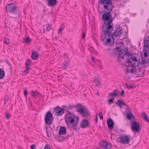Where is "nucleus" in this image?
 Here are the masks:
<instances>
[{"label": "nucleus", "instance_id": "obj_34", "mask_svg": "<svg viewBox=\"0 0 149 149\" xmlns=\"http://www.w3.org/2000/svg\"><path fill=\"white\" fill-rule=\"evenodd\" d=\"M11 116V115L9 113H7L6 114V118L8 119H9Z\"/></svg>", "mask_w": 149, "mask_h": 149}, {"label": "nucleus", "instance_id": "obj_27", "mask_svg": "<svg viewBox=\"0 0 149 149\" xmlns=\"http://www.w3.org/2000/svg\"><path fill=\"white\" fill-rule=\"evenodd\" d=\"M117 50L118 51H120L119 52V57L120 58H122V59H123L124 58V57L123 56H123H122L121 54H123V52H122L121 51H120V50L121 49H120L119 47H117Z\"/></svg>", "mask_w": 149, "mask_h": 149}, {"label": "nucleus", "instance_id": "obj_6", "mask_svg": "<svg viewBox=\"0 0 149 149\" xmlns=\"http://www.w3.org/2000/svg\"><path fill=\"white\" fill-rule=\"evenodd\" d=\"M111 11H108L107 12L104 13L102 16V19L104 21L105 23H112L113 19L112 16V13Z\"/></svg>", "mask_w": 149, "mask_h": 149}, {"label": "nucleus", "instance_id": "obj_18", "mask_svg": "<svg viewBox=\"0 0 149 149\" xmlns=\"http://www.w3.org/2000/svg\"><path fill=\"white\" fill-rule=\"evenodd\" d=\"M100 146L101 147L104 148L105 149H110L111 148V146H109V147L108 148L107 147L108 146L107 143L105 141H102L100 143Z\"/></svg>", "mask_w": 149, "mask_h": 149}, {"label": "nucleus", "instance_id": "obj_8", "mask_svg": "<svg viewBox=\"0 0 149 149\" xmlns=\"http://www.w3.org/2000/svg\"><path fill=\"white\" fill-rule=\"evenodd\" d=\"M6 8L7 11H8L10 13H14L16 10L15 5L14 3H9Z\"/></svg>", "mask_w": 149, "mask_h": 149}, {"label": "nucleus", "instance_id": "obj_40", "mask_svg": "<svg viewBox=\"0 0 149 149\" xmlns=\"http://www.w3.org/2000/svg\"><path fill=\"white\" fill-rule=\"evenodd\" d=\"M96 83V85L98 86L100 85V82L99 80H97Z\"/></svg>", "mask_w": 149, "mask_h": 149}, {"label": "nucleus", "instance_id": "obj_11", "mask_svg": "<svg viewBox=\"0 0 149 149\" xmlns=\"http://www.w3.org/2000/svg\"><path fill=\"white\" fill-rule=\"evenodd\" d=\"M64 109L61 108L58 106L54 109V111L56 113V114L58 116L62 115L64 113Z\"/></svg>", "mask_w": 149, "mask_h": 149}, {"label": "nucleus", "instance_id": "obj_12", "mask_svg": "<svg viewBox=\"0 0 149 149\" xmlns=\"http://www.w3.org/2000/svg\"><path fill=\"white\" fill-rule=\"evenodd\" d=\"M122 32V30L120 27H117L116 28L113 34L114 36H116L120 37L121 36Z\"/></svg>", "mask_w": 149, "mask_h": 149}, {"label": "nucleus", "instance_id": "obj_32", "mask_svg": "<svg viewBox=\"0 0 149 149\" xmlns=\"http://www.w3.org/2000/svg\"><path fill=\"white\" fill-rule=\"evenodd\" d=\"M114 99V98L109 99L108 101V104L110 105L113 103V102Z\"/></svg>", "mask_w": 149, "mask_h": 149}, {"label": "nucleus", "instance_id": "obj_10", "mask_svg": "<svg viewBox=\"0 0 149 149\" xmlns=\"http://www.w3.org/2000/svg\"><path fill=\"white\" fill-rule=\"evenodd\" d=\"M131 130L136 132H139V130L140 125L135 121H134L131 126Z\"/></svg>", "mask_w": 149, "mask_h": 149}, {"label": "nucleus", "instance_id": "obj_51", "mask_svg": "<svg viewBox=\"0 0 149 149\" xmlns=\"http://www.w3.org/2000/svg\"><path fill=\"white\" fill-rule=\"evenodd\" d=\"M127 72H131L132 73H133L134 72V70H133V69H131L130 70V71H127Z\"/></svg>", "mask_w": 149, "mask_h": 149}, {"label": "nucleus", "instance_id": "obj_14", "mask_svg": "<svg viewBox=\"0 0 149 149\" xmlns=\"http://www.w3.org/2000/svg\"><path fill=\"white\" fill-rule=\"evenodd\" d=\"M89 126L88 121L86 119H83L81 122L80 127L82 128H85Z\"/></svg>", "mask_w": 149, "mask_h": 149}, {"label": "nucleus", "instance_id": "obj_33", "mask_svg": "<svg viewBox=\"0 0 149 149\" xmlns=\"http://www.w3.org/2000/svg\"><path fill=\"white\" fill-rule=\"evenodd\" d=\"M10 42L9 39L7 38H5L4 39V43L7 45H8Z\"/></svg>", "mask_w": 149, "mask_h": 149}, {"label": "nucleus", "instance_id": "obj_4", "mask_svg": "<svg viewBox=\"0 0 149 149\" xmlns=\"http://www.w3.org/2000/svg\"><path fill=\"white\" fill-rule=\"evenodd\" d=\"M139 56L136 53L129 54V58H127V62L131 64L132 67H136L140 63Z\"/></svg>", "mask_w": 149, "mask_h": 149}, {"label": "nucleus", "instance_id": "obj_45", "mask_svg": "<svg viewBox=\"0 0 149 149\" xmlns=\"http://www.w3.org/2000/svg\"><path fill=\"white\" fill-rule=\"evenodd\" d=\"M124 91L123 90H122V91H121V93L120 94V95L121 96H122L123 95V94H124Z\"/></svg>", "mask_w": 149, "mask_h": 149}, {"label": "nucleus", "instance_id": "obj_43", "mask_svg": "<svg viewBox=\"0 0 149 149\" xmlns=\"http://www.w3.org/2000/svg\"><path fill=\"white\" fill-rule=\"evenodd\" d=\"M133 88V86L132 85H131L128 86V89H131Z\"/></svg>", "mask_w": 149, "mask_h": 149}, {"label": "nucleus", "instance_id": "obj_7", "mask_svg": "<svg viewBox=\"0 0 149 149\" xmlns=\"http://www.w3.org/2000/svg\"><path fill=\"white\" fill-rule=\"evenodd\" d=\"M53 118L52 114L50 111H48L45 115V120L47 124H50L53 122Z\"/></svg>", "mask_w": 149, "mask_h": 149}, {"label": "nucleus", "instance_id": "obj_38", "mask_svg": "<svg viewBox=\"0 0 149 149\" xmlns=\"http://www.w3.org/2000/svg\"><path fill=\"white\" fill-rule=\"evenodd\" d=\"M28 94L27 91L26 90H25L24 91V94L26 98V96Z\"/></svg>", "mask_w": 149, "mask_h": 149}, {"label": "nucleus", "instance_id": "obj_47", "mask_svg": "<svg viewBox=\"0 0 149 149\" xmlns=\"http://www.w3.org/2000/svg\"><path fill=\"white\" fill-rule=\"evenodd\" d=\"M23 74H26L27 73V72L26 71V70L25 69V70L23 72Z\"/></svg>", "mask_w": 149, "mask_h": 149}, {"label": "nucleus", "instance_id": "obj_44", "mask_svg": "<svg viewBox=\"0 0 149 149\" xmlns=\"http://www.w3.org/2000/svg\"><path fill=\"white\" fill-rule=\"evenodd\" d=\"M63 29V28L61 27H60L59 32H58L59 34V32L61 31Z\"/></svg>", "mask_w": 149, "mask_h": 149}, {"label": "nucleus", "instance_id": "obj_37", "mask_svg": "<svg viewBox=\"0 0 149 149\" xmlns=\"http://www.w3.org/2000/svg\"><path fill=\"white\" fill-rule=\"evenodd\" d=\"M44 149H51V148L49 145H46L44 148Z\"/></svg>", "mask_w": 149, "mask_h": 149}, {"label": "nucleus", "instance_id": "obj_16", "mask_svg": "<svg viewBox=\"0 0 149 149\" xmlns=\"http://www.w3.org/2000/svg\"><path fill=\"white\" fill-rule=\"evenodd\" d=\"M107 123L108 127L111 129H112L113 127V122L111 119L110 118L107 120Z\"/></svg>", "mask_w": 149, "mask_h": 149}, {"label": "nucleus", "instance_id": "obj_55", "mask_svg": "<svg viewBox=\"0 0 149 149\" xmlns=\"http://www.w3.org/2000/svg\"><path fill=\"white\" fill-rule=\"evenodd\" d=\"M141 70H139V72H140V71H141Z\"/></svg>", "mask_w": 149, "mask_h": 149}, {"label": "nucleus", "instance_id": "obj_23", "mask_svg": "<svg viewBox=\"0 0 149 149\" xmlns=\"http://www.w3.org/2000/svg\"><path fill=\"white\" fill-rule=\"evenodd\" d=\"M119 93V91L117 90H114L112 93H111L109 95V96H116Z\"/></svg>", "mask_w": 149, "mask_h": 149}, {"label": "nucleus", "instance_id": "obj_57", "mask_svg": "<svg viewBox=\"0 0 149 149\" xmlns=\"http://www.w3.org/2000/svg\"><path fill=\"white\" fill-rule=\"evenodd\" d=\"M40 149H42V148H41Z\"/></svg>", "mask_w": 149, "mask_h": 149}, {"label": "nucleus", "instance_id": "obj_22", "mask_svg": "<svg viewBox=\"0 0 149 149\" xmlns=\"http://www.w3.org/2000/svg\"><path fill=\"white\" fill-rule=\"evenodd\" d=\"M38 54L37 52H32L31 57L34 60H36L38 58Z\"/></svg>", "mask_w": 149, "mask_h": 149}, {"label": "nucleus", "instance_id": "obj_5", "mask_svg": "<svg viewBox=\"0 0 149 149\" xmlns=\"http://www.w3.org/2000/svg\"><path fill=\"white\" fill-rule=\"evenodd\" d=\"M77 109V111L79 112L81 116L87 117L89 115V112L87 109L80 104H78L76 107Z\"/></svg>", "mask_w": 149, "mask_h": 149}, {"label": "nucleus", "instance_id": "obj_35", "mask_svg": "<svg viewBox=\"0 0 149 149\" xmlns=\"http://www.w3.org/2000/svg\"><path fill=\"white\" fill-rule=\"evenodd\" d=\"M124 54L125 55H126L128 56V57L129 58V54H130L128 52V49H126V50L124 51Z\"/></svg>", "mask_w": 149, "mask_h": 149}, {"label": "nucleus", "instance_id": "obj_48", "mask_svg": "<svg viewBox=\"0 0 149 149\" xmlns=\"http://www.w3.org/2000/svg\"><path fill=\"white\" fill-rule=\"evenodd\" d=\"M82 38H84L85 36V34L83 32H82Z\"/></svg>", "mask_w": 149, "mask_h": 149}, {"label": "nucleus", "instance_id": "obj_1", "mask_svg": "<svg viewBox=\"0 0 149 149\" xmlns=\"http://www.w3.org/2000/svg\"><path fill=\"white\" fill-rule=\"evenodd\" d=\"M113 29V25L112 23H104L102 27V32L101 34L100 39L103 44L106 46L112 45L111 40L113 39L112 33Z\"/></svg>", "mask_w": 149, "mask_h": 149}, {"label": "nucleus", "instance_id": "obj_17", "mask_svg": "<svg viewBox=\"0 0 149 149\" xmlns=\"http://www.w3.org/2000/svg\"><path fill=\"white\" fill-rule=\"evenodd\" d=\"M48 5L51 7L54 6L57 4V0H47Z\"/></svg>", "mask_w": 149, "mask_h": 149}, {"label": "nucleus", "instance_id": "obj_20", "mask_svg": "<svg viewBox=\"0 0 149 149\" xmlns=\"http://www.w3.org/2000/svg\"><path fill=\"white\" fill-rule=\"evenodd\" d=\"M144 45L145 48H147L149 49V36L147 37V38L144 41Z\"/></svg>", "mask_w": 149, "mask_h": 149}, {"label": "nucleus", "instance_id": "obj_24", "mask_svg": "<svg viewBox=\"0 0 149 149\" xmlns=\"http://www.w3.org/2000/svg\"><path fill=\"white\" fill-rule=\"evenodd\" d=\"M142 117L146 121L149 123V118L147 117V115L145 113H142Z\"/></svg>", "mask_w": 149, "mask_h": 149}, {"label": "nucleus", "instance_id": "obj_41", "mask_svg": "<svg viewBox=\"0 0 149 149\" xmlns=\"http://www.w3.org/2000/svg\"><path fill=\"white\" fill-rule=\"evenodd\" d=\"M31 149H35L36 146L35 145H32L31 146Z\"/></svg>", "mask_w": 149, "mask_h": 149}, {"label": "nucleus", "instance_id": "obj_13", "mask_svg": "<svg viewBox=\"0 0 149 149\" xmlns=\"http://www.w3.org/2000/svg\"><path fill=\"white\" fill-rule=\"evenodd\" d=\"M125 113L127 115V118L129 120H130L132 118L134 119V115L131 111L130 110L129 108L127 109L125 111Z\"/></svg>", "mask_w": 149, "mask_h": 149}, {"label": "nucleus", "instance_id": "obj_39", "mask_svg": "<svg viewBox=\"0 0 149 149\" xmlns=\"http://www.w3.org/2000/svg\"><path fill=\"white\" fill-rule=\"evenodd\" d=\"M99 116H100V119H102L103 118L102 113L101 112H100L99 114Z\"/></svg>", "mask_w": 149, "mask_h": 149}, {"label": "nucleus", "instance_id": "obj_53", "mask_svg": "<svg viewBox=\"0 0 149 149\" xmlns=\"http://www.w3.org/2000/svg\"><path fill=\"white\" fill-rule=\"evenodd\" d=\"M70 136H69V135H68L67 137H65V139H68V138H69V137H70Z\"/></svg>", "mask_w": 149, "mask_h": 149}, {"label": "nucleus", "instance_id": "obj_3", "mask_svg": "<svg viewBox=\"0 0 149 149\" xmlns=\"http://www.w3.org/2000/svg\"><path fill=\"white\" fill-rule=\"evenodd\" d=\"M79 118L75 117L74 114L68 111L65 117V123L69 127L74 128L76 127L78 123Z\"/></svg>", "mask_w": 149, "mask_h": 149}, {"label": "nucleus", "instance_id": "obj_54", "mask_svg": "<svg viewBox=\"0 0 149 149\" xmlns=\"http://www.w3.org/2000/svg\"><path fill=\"white\" fill-rule=\"evenodd\" d=\"M125 84V86H126V87L127 88H128V85L127 84Z\"/></svg>", "mask_w": 149, "mask_h": 149}, {"label": "nucleus", "instance_id": "obj_19", "mask_svg": "<svg viewBox=\"0 0 149 149\" xmlns=\"http://www.w3.org/2000/svg\"><path fill=\"white\" fill-rule=\"evenodd\" d=\"M66 129L65 127L61 126L59 131L58 134L60 135H64L66 133Z\"/></svg>", "mask_w": 149, "mask_h": 149}, {"label": "nucleus", "instance_id": "obj_50", "mask_svg": "<svg viewBox=\"0 0 149 149\" xmlns=\"http://www.w3.org/2000/svg\"><path fill=\"white\" fill-rule=\"evenodd\" d=\"M91 59L92 61L94 62L95 61V58L93 56H92L91 57Z\"/></svg>", "mask_w": 149, "mask_h": 149}, {"label": "nucleus", "instance_id": "obj_49", "mask_svg": "<svg viewBox=\"0 0 149 149\" xmlns=\"http://www.w3.org/2000/svg\"><path fill=\"white\" fill-rule=\"evenodd\" d=\"M75 127H74V128H72L74 130H75L76 131H78L79 130V128H75Z\"/></svg>", "mask_w": 149, "mask_h": 149}, {"label": "nucleus", "instance_id": "obj_15", "mask_svg": "<svg viewBox=\"0 0 149 149\" xmlns=\"http://www.w3.org/2000/svg\"><path fill=\"white\" fill-rule=\"evenodd\" d=\"M148 54V57H146L145 58L142 57L141 61L140 63L141 65H143L145 63H149V52Z\"/></svg>", "mask_w": 149, "mask_h": 149}, {"label": "nucleus", "instance_id": "obj_36", "mask_svg": "<svg viewBox=\"0 0 149 149\" xmlns=\"http://www.w3.org/2000/svg\"><path fill=\"white\" fill-rule=\"evenodd\" d=\"M75 107V106L73 105H69L68 107V109H73Z\"/></svg>", "mask_w": 149, "mask_h": 149}, {"label": "nucleus", "instance_id": "obj_2", "mask_svg": "<svg viewBox=\"0 0 149 149\" xmlns=\"http://www.w3.org/2000/svg\"><path fill=\"white\" fill-rule=\"evenodd\" d=\"M114 6L111 0H100L98 5V11L102 13L107 11H111Z\"/></svg>", "mask_w": 149, "mask_h": 149}, {"label": "nucleus", "instance_id": "obj_25", "mask_svg": "<svg viewBox=\"0 0 149 149\" xmlns=\"http://www.w3.org/2000/svg\"><path fill=\"white\" fill-rule=\"evenodd\" d=\"M5 76V72L3 68H0V79H2Z\"/></svg>", "mask_w": 149, "mask_h": 149}, {"label": "nucleus", "instance_id": "obj_52", "mask_svg": "<svg viewBox=\"0 0 149 149\" xmlns=\"http://www.w3.org/2000/svg\"><path fill=\"white\" fill-rule=\"evenodd\" d=\"M97 120H98V119H97V116L96 115V119H95V123H96L97 122Z\"/></svg>", "mask_w": 149, "mask_h": 149}, {"label": "nucleus", "instance_id": "obj_31", "mask_svg": "<svg viewBox=\"0 0 149 149\" xmlns=\"http://www.w3.org/2000/svg\"><path fill=\"white\" fill-rule=\"evenodd\" d=\"M31 61L29 59H27L26 62V67H29Z\"/></svg>", "mask_w": 149, "mask_h": 149}, {"label": "nucleus", "instance_id": "obj_29", "mask_svg": "<svg viewBox=\"0 0 149 149\" xmlns=\"http://www.w3.org/2000/svg\"><path fill=\"white\" fill-rule=\"evenodd\" d=\"M51 25L49 24H47L46 25V29L47 31H49L51 29Z\"/></svg>", "mask_w": 149, "mask_h": 149}, {"label": "nucleus", "instance_id": "obj_21", "mask_svg": "<svg viewBox=\"0 0 149 149\" xmlns=\"http://www.w3.org/2000/svg\"><path fill=\"white\" fill-rule=\"evenodd\" d=\"M116 104H118V106L120 107H121L123 105L127 106V105L125 104L124 102L120 100H118L116 102Z\"/></svg>", "mask_w": 149, "mask_h": 149}, {"label": "nucleus", "instance_id": "obj_26", "mask_svg": "<svg viewBox=\"0 0 149 149\" xmlns=\"http://www.w3.org/2000/svg\"><path fill=\"white\" fill-rule=\"evenodd\" d=\"M31 95L33 97L38 96L40 95L39 93L36 91H32L31 92Z\"/></svg>", "mask_w": 149, "mask_h": 149}, {"label": "nucleus", "instance_id": "obj_56", "mask_svg": "<svg viewBox=\"0 0 149 149\" xmlns=\"http://www.w3.org/2000/svg\"><path fill=\"white\" fill-rule=\"evenodd\" d=\"M142 72L143 73V70H142Z\"/></svg>", "mask_w": 149, "mask_h": 149}, {"label": "nucleus", "instance_id": "obj_28", "mask_svg": "<svg viewBox=\"0 0 149 149\" xmlns=\"http://www.w3.org/2000/svg\"><path fill=\"white\" fill-rule=\"evenodd\" d=\"M24 40L25 42L26 43H30L31 41V40L30 39V38L29 37L25 38Z\"/></svg>", "mask_w": 149, "mask_h": 149}, {"label": "nucleus", "instance_id": "obj_46", "mask_svg": "<svg viewBox=\"0 0 149 149\" xmlns=\"http://www.w3.org/2000/svg\"><path fill=\"white\" fill-rule=\"evenodd\" d=\"M26 71L27 72V73H28V71H29V70L30 69V68H29V67H26Z\"/></svg>", "mask_w": 149, "mask_h": 149}, {"label": "nucleus", "instance_id": "obj_42", "mask_svg": "<svg viewBox=\"0 0 149 149\" xmlns=\"http://www.w3.org/2000/svg\"><path fill=\"white\" fill-rule=\"evenodd\" d=\"M143 54H144V58H145L146 57H148L147 56L148 55V54L147 53V52H144Z\"/></svg>", "mask_w": 149, "mask_h": 149}, {"label": "nucleus", "instance_id": "obj_9", "mask_svg": "<svg viewBox=\"0 0 149 149\" xmlns=\"http://www.w3.org/2000/svg\"><path fill=\"white\" fill-rule=\"evenodd\" d=\"M120 139V142L121 143L128 144L130 141L129 136L125 135H121Z\"/></svg>", "mask_w": 149, "mask_h": 149}, {"label": "nucleus", "instance_id": "obj_30", "mask_svg": "<svg viewBox=\"0 0 149 149\" xmlns=\"http://www.w3.org/2000/svg\"><path fill=\"white\" fill-rule=\"evenodd\" d=\"M69 62V61L67 60L65 63L63 64V65L64 66L63 68L65 69L67 67V66L68 65V63Z\"/></svg>", "mask_w": 149, "mask_h": 149}]
</instances>
